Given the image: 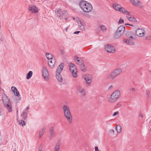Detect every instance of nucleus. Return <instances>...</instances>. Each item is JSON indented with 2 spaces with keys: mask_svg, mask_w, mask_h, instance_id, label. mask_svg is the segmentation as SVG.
Returning <instances> with one entry per match:
<instances>
[{
  "mask_svg": "<svg viewBox=\"0 0 151 151\" xmlns=\"http://www.w3.org/2000/svg\"><path fill=\"white\" fill-rule=\"evenodd\" d=\"M48 63L49 66L51 67H54L55 63V58L48 60Z\"/></svg>",
  "mask_w": 151,
  "mask_h": 151,
  "instance_id": "17",
  "label": "nucleus"
},
{
  "mask_svg": "<svg viewBox=\"0 0 151 151\" xmlns=\"http://www.w3.org/2000/svg\"><path fill=\"white\" fill-rule=\"evenodd\" d=\"M27 113L24 111L23 112L22 114L21 115L22 119L24 120H26L27 117Z\"/></svg>",
  "mask_w": 151,
  "mask_h": 151,
  "instance_id": "30",
  "label": "nucleus"
},
{
  "mask_svg": "<svg viewBox=\"0 0 151 151\" xmlns=\"http://www.w3.org/2000/svg\"><path fill=\"white\" fill-rule=\"evenodd\" d=\"M68 67L69 68L70 71L77 69L76 66L74 64L70 63L68 65Z\"/></svg>",
  "mask_w": 151,
  "mask_h": 151,
  "instance_id": "23",
  "label": "nucleus"
},
{
  "mask_svg": "<svg viewBox=\"0 0 151 151\" xmlns=\"http://www.w3.org/2000/svg\"><path fill=\"white\" fill-rule=\"evenodd\" d=\"M115 129L118 133H120L122 131V127L119 124H118L116 126Z\"/></svg>",
  "mask_w": 151,
  "mask_h": 151,
  "instance_id": "29",
  "label": "nucleus"
},
{
  "mask_svg": "<svg viewBox=\"0 0 151 151\" xmlns=\"http://www.w3.org/2000/svg\"><path fill=\"white\" fill-rule=\"evenodd\" d=\"M136 89L134 88H133L132 89L130 90V91H132V92H134L135 91Z\"/></svg>",
  "mask_w": 151,
  "mask_h": 151,
  "instance_id": "44",
  "label": "nucleus"
},
{
  "mask_svg": "<svg viewBox=\"0 0 151 151\" xmlns=\"http://www.w3.org/2000/svg\"><path fill=\"white\" fill-rule=\"evenodd\" d=\"M101 29L103 32H106V27L104 25H101L100 26Z\"/></svg>",
  "mask_w": 151,
  "mask_h": 151,
  "instance_id": "36",
  "label": "nucleus"
},
{
  "mask_svg": "<svg viewBox=\"0 0 151 151\" xmlns=\"http://www.w3.org/2000/svg\"><path fill=\"white\" fill-rule=\"evenodd\" d=\"M32 75V72L31 71H29L27 75L26 78L29 79L31 78Z\"/></svg>",
  "mask_w": 151,
  "mask_h": 151,
  "instance_id": "31",
  "label": "nucleus"
},
{
  "mask_svg": "<svg viewBox=\"0 0 151 151\" xmlns=\"http://www.w3.org/2000/svg\"><path fill=\"white\" fill-rule=\"evenodd\" d=\"M14 94L17 96L19 97L18 99H17V101H19L21 100V97H19V94L17 88L15 87L12 86L11 88Z\"/></svg>",
  "mask_w": 151,
  "mask_h": 151,
  "instance_id": "14",
  "label": "nucleus"
},
{
  "mask_svg": "<svg viewBox=\"0 0 151 151\" xmlns=\"http://www.w3.org/2000/svg\"><path fill=\"white\" fill-rule=\"evenodd\" d=\"M2 99L5 107L7 109L9 112H11L12 107L11 103L10 102L9 99L4 93L2 95Z\"/></svg>",
  "mask_w": 151,
  "mask_h": 151,
  "instance_id": "2",
  "label": "nucleus"
},
{
  "mask_svg": "<svg viewBox=\"0 0 151 151\" xmlns=\"http://www.w3.org/2000/svg\"><path fill=\"white\" fill-rule=\"evenodd\" d=\"M64 66V64L62 63L58 67L56 72V77L58 81L62 82L63 81L60 73L62 70Z\"/></svg>",
  "mask_w": 151,
  "mask_h": 151,
  "instance_id": "4",
  "label": "nucleus"
},
{
  "mask_svg": "<svg viewBox=\"0 0 151 151\" xmlns=\"http://www.w3.org/2000/svg\"><path fill=\"white\" fill-rule=\"evenodd\" d=\"M64 115L68 122L70 124L72 122L73 118L70 109L68 106L64 105L62 107Z\"/></svg>",
  "mask_w": 151,
  "mask_h": 151,
  "instance_id": "1",
  "label": "nucleus"
},
{
  "mask_svg": "<svg viewBox=\"0 0 151 151\" xmlns=\"http://www.w3.org/2000/svg\"><path fill=\"white\" fill-rule=\"evenodd\" d=\"M150 126H151V128L150 130V131L151 132V120L150 121Z\"/></svg>",
  "mask_w": 151,
  "mask_h": 151,
  "instance_id": "53",
  "label": "nucleus"
},
{
  "mask_svg": "<svg viewBox=\"0 0 151 151\" xmlns=\"http://www.w3.org/2000/svg\"><path fill=\"white\" fill-rule=\"evenodd\" d=\"M84 78V80H85V78Z\"/></svg>",
  "mask_w": 151,
  "mask_h": 151,
  "instance_id": "56",
  "label": "nucleus"
},
{
  "mask_svg": "<svg viewBox=\"0 0 151 151\" xmlns=\"http://www.w3.org/2000/svg\"><path fill=\"white\" fill-rule=\"evenodd\" d=\"M73 19L75 20V18H74V17H73Z\"/></svg>",
  "mask_w": 151,
  "mask_h": 151,
  "instance_id": "55",
  "label": "nucleus"
},
{
  "mask_svg": "<svg viewBox=\"0 0 151 151\" xmlns=\"http://www.w3.org/2000/svg\"><path fill=\"white\" fill-rule=\"evenodd\" d=\"M56 14L57 17L60 18V19L63 20L64 19L66 20L68 19L67 17L68 14L67 11L62 10L60 9H58L56 13Z\"/></svg>",
  "mask_w": 151,
  "mask_h": 151,
  "instance_id": "3",
  "label": "nucleus"
},
{
  "mask_svg": "<svg viewBox=\"0 0 151 151\" xmlns=\"http://www.w3.org/2000/svg\"><path fill=\"white\" fill-rule=\"evenodd\" d=\"M123 41L124 42L129 45H133L134 44V41L131 39H124Z\"/></svg>",
  "mask_w": 151,
  "mask_h": 151,
  "instance_id": "19",
  "label": "nucleus"
},
{
  "mask_svg": "<svg viewBox=\"0 0 151 151\" xmlns=\"http://www.w3.org/2000/svg\"><path fill=\"white\" fill-rule=\"evenodd\" d=\"M74 60L76 63L79 65L81 70L83 72L85 71V66L84 64V61L81 58L76 56L74 57Z\"/></svg>",
  "mask_w": 151,
  "mask_h": 151,
  "instance_id": "6",
  "label": "nucleus"
},
{
  "mask_svg": "<svg viewBox=\"0 0 151 151\" xmlns=\"http://www.w3.org/2000/svg\"><path fill=\"white\" fill-rule=\"evenodd\" d=\"M78 26L82 30H84L85 29L84 27V26L82 24V22L81 21L79 22V23H78Z\"/></svg>",
  "mask_w": 151,
  "mask_h": 151,
  "instance_id": "32",
  "label": "nucleus"
},
{
  "mask_svg": "<svg viewBox=\"0 0 151 151\" xmlns=\"http://www.w3.org/2000/svg\"><path fill=\"white\" fill-rule=\"evenodd\" d=\"M110 133L112 134H114V131L113 129H111L109 131Z\"/></svg>",
  "mask_w": 151,
  "mask_h": 151,
  "instance_id": "41",
  "label": "nucleus"
},
{
  "mask_svg": "<svg viewBox=\"0 0 151 151\" xmlns=\"http://www.w3.org/2000/svg\"><path fill=\"white\" fill-rule=\"evenodd\" d=\"M49 131L50 134V137L51 138H52L54 136L55 134L54 127H50L49 129Z\"/></svg>",
  "mask_w": 151,
  "mask_h": 151,
  "instance_id": "22",
  "label": "nucleus"
},
{
  "mask_svg": "<svg viewBox=\"0 0 151 151\" xmlns=\"http://www.w3.org/2000/svg\"><path fill=\"white\" fill-rule=\"evenodd\" d=\"M146 95L148 97H149V95L150 94V92L149 91L146 90Z\"/></svg>",
  "mask_w": 151,
  "mask_h": 151,
  "instance_id": "40",
  "label": "nucleus"
},
{
  "mask_svg": "<svg viewBox=\"0 0 151 151\" xmlns=\"http://www.w3.org/2000/svg\"><path fill=\"white\" fill-rule=\"evenodd\" d=\"M18 122L19 124L22 126H23L24 125H25V122L23 120H19L18 121Z\"/></svg>",
  "mask_w": 151,
  "mask_h": 151,
  "instance_id": "35",
  "label": "nucleus"
},
{
  "mask_svg": "<svg viewBox=\"0 0 151 151\" xmlns=\"http://www.w3.org/2000/svg\"><path fill=\"white\" fill-rule=\"evenodd\" d=\"M127 19L129 21L134 22L136 21V19L133 17H127Z\"/></svg>",
  "mask_w": 151,
  "mask_h": 151,
  "instance_id": "33",
  "label": "nucleus"
},
{
  "mask_svg": "<svg viewBox=\"0 0 151 151\" xmlns=\"http://www.w3.org/2000/svg\"><path fill=\"white\" fill-rule=\"evenodd\" d=\"M105 49L108 52L114 53L116 52L114 47L109 45H106L105 47Z\"/></svg>",
  "mask_w": 151,
  "mask_h": 151,
  "instance_id": "11",
  "label": "nucleus"
},
{
  "mask_svg": "<svg viewBox=\"0 0 151 151\" xmlns=\"http://www.w3.org/2000/svg\"><path fill=\"white\" fill-rule=\"evenodd\" d=\"M113 88V86L112 85L110 86L108 88L109 90Z\"/></svg>",
  "mask_w": 151,
  "mask_h": 151,
  "instance_id": "48",
  "label": "nucleus"
},
{
  "mask_svg": "<svg viewBox=\"0 0 151 151\" xmlns=\"http://www.w3.org/2000/svg\"><path fill=\"white\" fill-rule=\"evenodd\" d=\"M122 72V69L117 68L111 73L108 76V78L114 80Z\"/></svg>",
  "mask_w": 151,
  "mask_h": 151,
  "instance_id": "5",
  "label": "nucleus"
},
{
  "mask_svg": "<svg viewBox=\"0 0 151 151\" xmlns=\"http://www.w3.org/2000/svg\"><path fill=\"white\" fill-rule=\"evenodd\" d=\"M126 36H127V37H129V38H132V39H133V37H132V36H130V37H129V36H128L127 35H126Z\"/></svg>",
  "mask_w": 151,
  "mask_h": 151,
  "instance_id": "52",
  "label": "nucleus"
},
{
  "mask_svg": "<svg viewBox=\"0 0 151 151\" xmlns=\"http://www.w3.org/2000/svg\"><path fill=\"white\" fill-rule=\"evenodd\" d=\"M86 13L90 12L92 9L91 4L86 1Z\"/></svg>",
  "mask_w": 151,
  "mask_h": 151,
  "instance_id": "15",
  "label": "nucleus"
},
{
  "mask_svg": "<svg viewBox=\"0 0 151 151\" xmlns=\"http://www.w3.org/2000/svg\"><path fill=\"white\" fill-rule=\"evenodd\" d=\"M42 76L44 80L48 81L49 80V73L47 70L46 67H44L42 68Z\"/></svg>",
  "mask_w": 151,
  "mask_h": 151,
  "instance_id": "8",
  "label": "nucleus"
},
{
  "mask_svg": "<svg viewBox=\"0 0 151 151\" xmlns=\"http://www.w3.org/2000/svg\"><path fill=\"white\" fill-rule=\"evenodd\" d=\"M60 142L58 141L57 143L54 147V151H59L60 146Z\"/></svg>",
  "mask_w": 151,
  "mask_h": 151,
  "instance_id": "28",
  "label": "nucleus"
},
{
  "mask_svg": "<svg viewBox=\"0 0 151 151\" xmlns=\"http://www.w3.org/2000/svg\"><path fill=\"white\" fill-rule=\"evenodd\" d=\"M119 114V113L118 112V111L114 113V114L113 115V116H114L117 114Z\"/></svg>",
  "mask_w": 151,
  "mask_h": 151,
  "instance_id": "42",
  "label": "nucleus"
},
{
  "mask_svg": "<svg viewBox=\"0 0 151 151\" xmlns=\"http://www.w3.org/2000/svg\"><path fill=\"white\" fill-rule=\"evenodd\" d=\"M122 13H123L124 14H126L127 16V17H131L132 15L128 11H127L124 9V11L122 12Z\"/></svg>",
  "mask_w": 151,
  "mask_h": 151,
  "instance_id": "34",
  "label": "nucleus"
},
{
  "mask_svg": "<svg viewBox=\"0 0 151 151\" xmlns=\"http://www.w3.org/2000/svg\"><path fill=\"white\" fill-rule=\"evenodd\" d=\"M43 147V145L42 144H41L40 145L38 149V151H42V147Z\"/></svg>",
  "mask_w": 151,
  "mask_h": 151,
  "instance_id": "38",
  "label": "nucleus"
},
{
  "mask_svg": "<svg viewBox=\"0 0 151 151\" xmlns=\"http://www.w3.org/2000/svg\"><path fill=\"white\" fill-rule=\"evenodd\" d=\"M89 12L86 13V17H87V18H90L91 17V13H89Z\"/></svg>",
  "mask_w": 151,
  "mask_h": 151,
  "instance_id": "37",
  "label": "nucleus"
},
{
  "mask_svg": "<svg viewBox=\"0 0 151 151\" xmlns=\"http://www.w3.org/2000/svg\"><path fill=\"white\" fill-rule=\"evenodd\" d=\"M45 130V127H43L41 128L39 132V137L40 138L42 136Z\"/></svg>",
  "mask_w": 151,
  "mask_h": 151,
  "instance_id": "26",
  "label": "nucleus"
},
{
  "mask_svg": "<svg viewBox=\"0 0 151 151\" xmlns=\"http://www.w3.org/2000/svg\"><path fill=\"white\" fill-rule=\"evenodd\" d=\"M124 22V20L122 19L121 18H120L119 19V22H118V24H121L123 23Z\"/></svg>",
  "mask_w": 151,
  "mask_h": 151,
  "instance_id": "39",
  "label": "nucleus"
},
{
  "mask_svg": "<svg viewBox=\"0 0 151 151\" xmlns=\"http://www.w3.org/2000/svg\"><path fill=\"white\" fill-rule=\"evenodd\" d=\"M28 10L31 11L32 12L36 13L38 12V10L37 8L35 6H29Z\"/></svg>",
  "mask_w": 151,
  "mask_h": 151,
  "instance_id": "18",
  "label": "nucleus"
},
{
  "mask_svg": "<svg viewBox=\"0 0 151 151\" xmlns=\"http://www.w3.org/2000/svg\"><path fill=\"white\" fill-rule=\"evenodd\" d=\"M139 117H141L142 118L143 117V115L141 113L139 114Z\"/></svg>",
  "mask_w": 151,
  "mask_h": 151,
  "instance_id": "49",
  "label": "nucleus"
},
{
  "mask_svg": "<svg viewBox=\"0 0 151 151\" xmlns=\"http://www.w3.org/2000/svg\"><path fill=\"white\" fill-rule=\"evenodd\" d=\"M145 31L142 29L138 28L135 31V33L139 37H142L145 35Z\"/></svg>",
  "mask_w": 151,
  "mask_h": 151,
  "instance_id": "12",
  "label": "nucleus"
},
{
  "mask_svg": "<svg viewBox=\"0 0 151 151\" xmlns=\"http://www.w3.org/2000/svg\"><path fill=\"white\" fill-rule=\"evenodd\" d=\"M77 91L80 93V96L82 99L84 98L85 96V91L84 88L81 86H78L77 87Z\"/></svg>",
  "mask_w": 151,
  "mask_h": 151,
  "instance_id": "10",
  "label": "nucleus"
},
{
  "mask_svg": "<svg viewBox=\"0 0 151 151\" xmlns=\"http://www.w3.org/2000/svg\"><path fill=\"white\" fill-rule=\"evenodd\" d=\"M92 76L90 74L86 75V83L88 86H90L92 80Z\"/></svg>",
  "mask_w": 151,
  "mask_h": 151,
  "instance_id": "13",
  "label": "nucleus"
},
{
  "mask_svg": "<svg viewBox=\"0 0 151 151\" xmlns=\"http://www.w3.org/2000/svg\"><path fill=\"white\" fill-rule=\"evenodd\" d=\"M61 53L62 54H65V52L63 50H62L61 51Z\"/></svg>",
  "mask_w": 151,
  "mask_h": 151,
  "instance_id": "45",
  "label": "nucleus"
},
{
  "mask_svg": "<svg viewBox=\"0 0 151 151\" xmlns=\"http://www.w3.org/2000/svg\"><path fill=\"white\" fill-rule=\"evenodd\" d=\"M120 95V93L118 90L114 91L111 95L109 99V101L111 102H113L116 101L119 97Z\"/></svg>",
  "mask_w": 151,
  "mask_h": 151,
  "instance_id": "7",
  "label": "nucleus"
},
{
  "mask_svg": "<svg viewBox=\"0 0 151 151\" xmlns=\"http://www.w3.org/2000/svg\"><path fill=\"white\" fill-rule=\"evenodd\" d=\"M46 57L48 60L54 58V57L51 53H46L45 54Z\"/></svg>",
  "mask_w": 151,
  "mask_h": 151,
  "instance_id": "27",
  "label": "nucleus"
},
{
  "mask_svg": "<svg viewBox=\"0 0 151 151\" xmlns=\"http://www.w3.org/2000/svg\"><path fill=\"white\" fill-rule=\"evenodd\" d=\"M125 25H129L131 26H132L133 25H132L130 24H129L127 23L125 24Z\"/></svg>",
  "mask_w": 151,
  "mask_h": 151,
  "instance_id": "51",
  "label": "nucleus"
},
{
  "mask_svg": "<svg viewBox=\"0 0 151 151\" xmlns=\"http://www.w3.org/2000/svg\"><path fill=\"white\" fill-rule=\"evenodd\" d=\"M130 1L132 3L133 5L139 6L140 8H142L143 6L140 2L138 0H130Z\"/></svg>",
  "mask_w": 151,
  "mask_h": 151,
  "instance_id": "16",
  "label": "nucleus"
},
{
  "mask_svg": "<svg viewBox=\"0 0 151 151\" xmlns=\"http://www.w3.org/2000/svg\"><path fill=\"white\" fill-rule=\"evenodd\" d=\"M14 151H16V149H15L14 150Z\"/></svg>",
  "mask_w": 151,
  "mask_h": 151,
  "instance_id": "54",
  "label": "nucleus"
},
{
  "mask_svg": "<svg viewBox=\"0 0 151 151\" xmlns=\"http://www.w3.org/2000/svg\"><path fill=\"white\" fill-rule=\"evenodd\" d=\"M80 32V31H76L74 32V34H78Z\"/></svg>",
  "mask_w": 151,
  "mask_h": 151,
  "instance_id": "47",
  "label": "nucleus"
},
{
  "mask_svg": "<svg viewBox=\"0 0 151 151\" xmlns=\"http://www.w3.org/2000/svg\"><path fill=\"white\" fill-rule=\"evenodd\" d=\"M125 30V27L124 25H121L117 28L116 30L121 33L122 35L124 33Z\"/></svg>",
  "mask_w": 151,
  "mask_h": 151,
  "instance_id": "20",
  "label": "nucleus"
},
{
  "mask_svg": "<svg viewBox=\"0 0 151 151\" xmlns=\"http://www.w3.org/2000/svg\"><path fill=\"white\" fill-rule=\"evenodd\" d=\"M71 73L72 76L74 78H77L78 76V71L76 69L74 70H72V71H70Z\"/></svg>",
  "mask_w": 151,
  "mask_h": 151,
  "instance_id": "25",
  "label": "nucleus"
},
{
  "mask_svg": "<svg viewBox=\"0 0 151 151\" xmlns=\"http://www.w3.org/2000/svg\"><path fill=\"white\" fill-rule=\"evenodd\" d=\"M112 7L116 11H118L122 13L124 11L125 9L122 7L119 4L114 3L113 4Z\"/></svg>",
  "mask_w": 151,
  "mask_h": 151,
  "instance_id": "9",
  "label": "nucleus"
},
{
  "mask_svg": "<svg viewBox=\"0 0 151 151\" xmlns=\"http://www.w3.org/2000/svg\"><path fill=\"white\" fill-rule=\"evenodd\" d=\"M95 151H101L100 150H99L98 148L97 147H95Z\"/></svg>",
  "mask_w": 151,
  "mask_h": 151,
  "instance_id": "43",
  "label": "nucleus"
},
{
  "mask_svg": "<svg viewBox=\"0 0 151 151\" xmlns=\"http://www.w3.org/2000/svg\"><path fill=\"white\" fill-rule=\"evenodd\" d=\"M70 26V25H69V26H68L67 27H66V28H65V30L66 32H67L68 31V28H69Z\"/></svg>",
  "mask_w": 151,
  "mask_h": 151,
  "instance_id": "46",
  "label": "nucleus"
},
{
  "mask_svg": "<svg viewBox=\"0 0 151 151\" xmlns=\"http://www.w3.org/2000/svg\"><path fill=\"white\" fill-rule=\"evenodd\" d=\"M122 35L120 32L116 30L114 35V37L115 39H117L120 37Z\"/></svg>",
  "mask_w": 151,
  "mask_h": 151,
  "instance_id": "24",
  "label": "nucleus"
},
{
  "mask_svg": "<svg viewBox=\"0 0 151 151\" xmlns=\"http://www.w3.org/2000/svg\"><path fill=\"white\" fill-rule=\"evenodd\" d=\"M79 5L81 8L83 10V11L85 12V1L81 0L80 2Z\"/></svg>",
  "mask_w": 151,
  "mask_h": 151,
  "instance_id": "21",
  "label": "nucleus"
},
{
  "mask_svg": "<svg viewBox=\"0 0 151 151\" xmlns=\"http://www.w3.org/2000/svg\"><path fill=\"white\" fill-rule=\"evenodd\" d=\"M29 109V106H27L25 109V111H28Z\"/></svg>",
  "mask_w": 151,
  "mask_h": 151,
  "instance_id": "50",
  "label": "nucleus"
}]
</instances>
